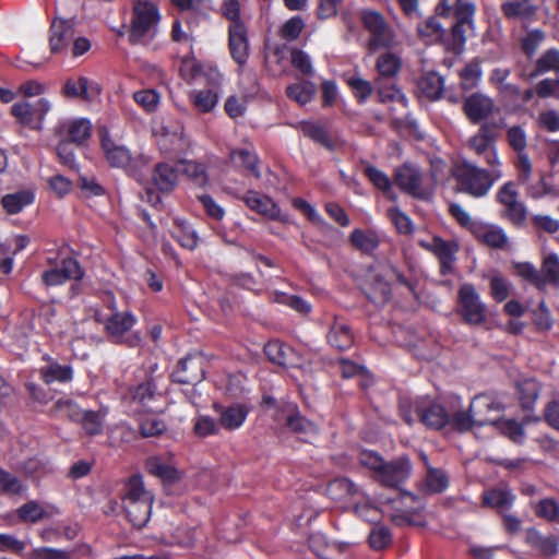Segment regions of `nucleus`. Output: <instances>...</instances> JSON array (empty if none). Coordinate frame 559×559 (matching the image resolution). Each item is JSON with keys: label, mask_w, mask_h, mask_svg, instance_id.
Wrapping results in <instances>:
<instances>
[{"label": "nucleus", "mask_w": 559, "mask_h": 559, "mask_svg": "<svg viewBox=\"0 0 559 559\" xmlns=\"http://www.w3.org/2000/svg\"><path fill=\"white\" fill-rule=\"evenodd\" d=\"M451 175L457 192L480 199L489 193L493 185L502 178L503 173L500 167L486 169L462 158L453 163Z\"/></svg>", "instance_id": "f257e3e1"}, {"label": "nucleus", "mask_w": 559, "mask_h": 559, "mask_svg": "<svg viewBox=\"0 0 559 559\" xmlns=\"http://www.w3.org/2000/svg\"><path fill=\"white\" fill-rule=\"evenodd\" d=\"M477 5L473 0H439L436 5L437 16L453 19L450 37L454 49L464 48L467 33L475 28Z\"/></svg>", "instance_id": "f03ea898"}, {"label": "nucleus", "mask_w": 559, "mask_h": 559, "mask_svg": "<svg viewBox=\"0 0 559 559\" xmlns=\"http://www.w3.org/2000/svg\"><path fill=\"white\" fill-rule=\"evenodd\" d=\"M160 19L157 4L148 0H134L128 26L129 44L132 46L144 45L153 39Z\"/></svg>", "instance_id": "7ed1b4c3"}, {"label": "nucleus", "mask_w": 559, "mask_h": 559, "mask_svg": "<svg viewBox=\"0 0 559 559\" xmlns=\"http://www.w3.org/2000/svg\"><path fill=\"white\" fill-rule=\"evenodd\" d=\"M401 59L392 52H385L378 57L377 72L374 80L377 96L379 103L397 102L407 105V98L401 88L394 84H386L385 80H391L397 75L401 70Z\"/></svg>", "instance_id": "20e7f679"}, {"label": "nucleus", "mask_w": 559, "mask_h": 559, "mask_svg": "<svg viewBox=\"0 0 559 559\" xmlns=\"http://www.w3.org/2000/svg\"><path fill=\"white\" fill-rule=\"evenodd\" d=\"M47 264L51 267L40 275L43 284L47 287L60 286L69 281L80 282L85 275L81 263L67 254L66 248H60L55 258L48 257Z\"/></svg>", "instance_id": "39448f33"}, {"label": "nucleus", "mask_w": 559, "mask_h": 559, "mask_svg": "<svg viewBox=\"0 0 559 559\" xmlns=\"http://www.w3.org/2000/svg\"><path fill=\"white\" fill-rule=\"evenodd\" d=\"M99 144L106 163L111 168L123 169L126 174L138 179L141 174L134 166L131 151L115 140L106 128L99 130Z\"/></svg>", "instance_id": "423d86ee"}, {"label": "nucleus", "mask_w": 559, "mask_h": 559, "mask_svg": "<svg viewBox=\"0 0 559 559\" xmlns=\"http://www.w3.org/2000/svg\"><path fill=\"white\" fill-rule=\"evenodd\" d=\"M488 411L502 412L499 403L488 401L487 399L476 397L469 406V411H456L452 416L450 415V423L452 430L457 432L469 431L474 426L483 427L493 423L491 417L483 416L481 408Z\"/></svg>", "instance_id": "0eeeda50"}, {"label": "nucleus", "mask_w": 559, "mask_h": 559, "mask_svg": "<svg viewBox=\"0 0 559 559\" xmlns=\"http://www.w3.org/2000/svg\"><path fill=\"white\" fill-rule=\"evenodd\" d=\"M518 182H504L496 193V201L502 206L500 216L515 227H523L527 219V207L519 200Z\"/></svg>", "instance_id": "6e6552de"}, {"label": "nucleus", "mask_w": 559, "mask_h": 559, "mask_svg": "<svg viewBox=\"0 0 559 559\" xmlns=\"http://www.w3.org/2000/svg\"><path fill=\"white\" fill-rule=\"evenodd\" d=\"M457 313L468 325H481L487 321V308L475 286L464 283L457 292Z\"/></svg>", "instance_id": "1a4fd4ad"}, {"label": "nucleus", "mask_w": 559, "mask_h": 559, "mask_svg": "<svg viewBox=\"0 0 559 559\" xmlns=\"http://www.w3.org/2000/svg\"><path fill=\"white\" fill-rule=\"evenodd\" d=\"M136 317L130 311L115 312L107 318L105 322V331L111 343L126 345L128 347H136L141 343L139 332L127 333L136 324Z\"/></svg>", "instance_id": "9d476101"}, {"label": "nucleus", "mask_w": 559, "mask_h": 559, "mask_svg": "<svg viewBox=\"0 0 559 559\" xmlns=\"http://www.w3.org/2000/svg\"><path fill=\"white\" fill-rule=\"evenodd\" d=\"M498 127L496 122H484L468 141L469 148L477 156H484L486 164L490 167L501 166L496 146L498 140L496 129Z\"/></svg>", "instance_id": "9b49d317"}, {"label": "nucleus", "mask_w": 559, "mask_h": 559, "mask_svg": "<svg viewBox=\"0 0 559 559\" xmlns=\"http://www.w3.org/2000/svg\"><path fill=\"white\" fill-rule=\"evenodd\" d=\"M506 140L512 151L516 153L514 166L518 170L519 185H526L532 176V163L526 153L527 134L522 126H511L506 132Z\"/></svg>", "instance_id": "f8f14e48"}, {"label": "nucleus", "mask_w": 559, "mask_h": 559, "mask_svg": "<svg viewBox=\"0 0 559 559\" xmlns=\"http://www.w3.org/2000/svg\"><path fill=\"white\" fill-rule=\"evenodd\" d=\"M419 247L432 253L439 262V273L442 276L454 273L460 246L455 240H445L440 236H433L430 241L420 240Z\"/></svg>", "instance_id": "ddd939ff"}, {"label": "nucleus", "mask_w": 559, "mask_h": 559, "mask_svg": "<svg viewBox=\"0 0 559 559\" xmlns=\"http://www.w3.org/2000/svg\"><path fill=\"white\" fill-rule=\"evenodd\" d=\"M51 104L47 98H39L35 104L28 102L14 103L10 109L16 122L35 131L43 129L46 115L50 111Z\"/></svg>", "instance_id": "4468645a"}, {"label": "nucleus", "mask_w": 559, "mask_h": 559, "mask_svg": "<svg viewBox=\"0 0 559 559\" xmlns=\"http://www.w3.org/2000/svg\"><path fill=\"white\" fill-rule=\"evenodd\" d=\"M359 20L364 28L370 33L368 47L374 51L379 48H388L392 44V36L384 16L371 9H362L359 12Z\"/></svg>", "instance_id": "2eb2a0df"}, {"label": "nucleus", "mask_w": 559, "mask_h": 559, "mask_svg": "<svg viewBox=\"0 0 559 559\" xmlns=\"http://www.w3.org/2000/svg\"><path fill=\"white\" fill-rule=\"evenodd\" d=\"M415 415L421 424L432 430H442L450 423V414L445 407L429 399L415 401Z\"/></svg>", "instance_id": "dca6fc26"}, {"label": "nucleus", "mask_w": 559, "mask_h": 559, "mask_svg": "<svg viewBox=\"0 0 559 559\" xmlns=\"http://www.w3.org/2000/svg\"><path fill=\"white\" fill-rule=\"evenodd\" d=\"M394 181L401 191L418 200H427L429 191L423 187V175L420 170L411 165L403 164L394 171Z\"/></svg>", "instance_id": "f3484780"}, {"label": "nucleus", "mask_w": 559, "mask_h": 559, "mask_svg": "<svg viewBox=\"0 0 559 559\" xmlns=\"http://www.w3.org/2000/svg\"><path fill=\"white\" fill-rule=\"evenodd\" d=\"M412 463L408 457L402 456L389 462H384L378 476L374 479L383 487L400 489L409 478Z\"/></svg>", "instance_id": "a211bd4d"}, {"label": "nucleus", "mask_w": 559, "mask_h": 559, "mask_svg": "<svg viewBox=\"0 0 559 559\" xmlns=\"http://www.w3.org/2000/svg\"><path fill=\"white\" fill-rule=\"evenodd\" d=\"M462 110L471 123L479 124L488 122L487 119L493 115L496 105L491 97L475 92L464 98Z\"/></svg>", "instance_id": "6ab92c4d"}, {"label": "nucleus", "mask_w": 559, "mask_h": 559, "mask_svg": "<svg viewBox=\"0 0 559 559\" xmlns=\"http://www.w3.org/2000/svg\"><path fill=\"white\" fill-rule=\"evenodd\" d=\"M205 378L203 360L200 356L188 354L180 359L171 373V380L179 384H197Z\"/></svg>", "instance_id": "aec40b11"}, {"label": "nucleus", "mask_w": 559, "mask_h": 559, "mask_svg": "<svg viewBox=\"0 0 559 559\" xmlns=\"http://www.w3.org/2000/svg\"><path fill=\"white\" fill-rule=\"evenodd\" d=\"M228 50L231 59L242 68L249 59L250 46L246 24H229Z\"/></svg>", "instance_id": "412c9836"}, {"label": "nucleus", "mask_w": 559, "mask_h": 559, "mask_svg": "<svg viewBox=\"0 0 559 559\" xmlns=\"http://www.w3.org/2000/svg\"><path fill=\"white\" fill-rule=\"evenodd\" d=\"M213 409L218 416V424L227 431L239 429L246 421L251 408L243 403H233L230 405L213 404Z\"/></svg>", "instance_id": "4be33fe9"}, {"label": "nucleus", "mask_w": 559, "mask_h": 559, "mask_svg": "<svg viewBox=\"0 0 559 559\" xmlns=\"http://www.w3.org/2000/svg\"><path fill=\"white\" fill-rule=\"evenodd\" d=\"M251 211L272 219L284 221L282 210L276 202L270 197L262 194L254 190H248L242 195L238 197Z\"/></svg>", "instance_id": "5701e85b"}, {"label": "nucleus", "mask_w": 559, "mask_h": 559, "mask_svg": "<svg viewBox=\"0 0 559 559\" xmlns=\"http://www.w3.org/2000/svg\"><path fill=\"white\" fill-rule=\"evenodd\" d=\"M326 341L334 349L345 352L354 345L355 336L344 319L334 317L326 333Z\"/></svg>", "instance_id": "b1692460"}, {"label": "nucleus", "mask_w": 559, "mask_h": 559, "mask_svg": "<svg viewBox=\"0 0 559 559\" xmlns=\"http://www.w3.org/2000/svg\"><path fill=\"white\" fill-rule=\"evenodd\" d=\"M282 420L287 429L294 433H309L316 431V425L301 415L296 403H283L280 405Z\"/></svg>", "instance_id": "393cba45"}, {"label": "nucleus", "mask_w": 559, "mask_h": 559, "mask_svg": "<svg viewBox=\"0 0 559 559\" xmlns=\"http://www.w3.org/2000/svg\"><path fill=\"white\" fill-rule=\"evenodd\" d=\"M49 33V48L53 55L66 51L74 37L72 24L64 19H55L50 25Z\"/></svg>", "instance_id": "a878e982"}, {"label": "nucleus", "mask_w": 559, "mask_h": 559, "mask_svg": "<svg viewBox=\"0 0 559 559\" xmlns=\"http://www.w3.org/2000/svg\"><path fill=\"white\" fill-rule=\"evenodd\" d=\"M43 359L48 362L39 368V376L45 384L69 383L73 380L74 371L71 365H60L49 355H45Z\"/></svg>", "instance_id": "bb28decb"}, {"label": "nucleus", "mask_w": 559, "mask_h": 559, "mask_svg": "<svg viewBox=\"0 0 559 559\" xmlns=\"http://www.w3.org/2000/svg\"><path fill=\"white\" fill-rule=\"evenodd\" d=\"M179 169L166 162L157 163L152 171V182L162 193H170L178 185Z\"/></svg>", "instance_id": "cd10ccee"}, {"label": "nucleus", "mask_w": 559, "mask_h": 559, "mask_svg": "<svg viewBox=\"0 0 559 559\" xmlns=\"http://www.w3.org/2000/svg\"><path fill=\"white\" fill-rule=\"evenodd\" d=\"M417 34L420 38L426 40H441L447 43L448 47L455 51L461 52L464 48L454 49L452 47L450 29H445L437 16H429L425 21L418 23L417 25Z\"/></svg>", "instance_id": "c85d7f7f"}, {"label": "nucleus", "mask_w": 559, "mask_h": 559, "mask_svg": "<svg viewBox=\"0 0 559 559\" xmlns=\"http://www.w3.org/2000/svg\"><path fill=\"white\" fill-rule=\"evenodd\" d=\"M525 540L544 557H554L559 552V537L556 535L545 536L536 528H528Z\"/></svg>", "instance_id": "c756f323"}, {"label": "nucleus", "mask_w": 559, "mask_h": 559, "mask_svg": "<svg viewBox=\"0 0 559 559\" xmlns=\"http://www.w3.org/2000/svg\"><path fill=\"white\" fill-rule=\"evenodd\" d=\"M306 138L310 139L314 143H318L329 151L335 150V143L331 139L329 131L325 126L319 121L301 120L296 126Z\"/></svg>", "instance_id": "7c9ffc66"}, {"label": "nucleus", "mask_w": 559, "mask_h": 559, "mask_svg": "<svg viewBox=\"0 0 559 559\" xmlns=\"http://www.w3.org/2000/svg\"><path fill=\"white\" fill-rule=\"evenodd\" d=\"M501 13L509 20H533L537 13V7L531 0H508L500 5Z\"/></svg>", "instance_id": "2f4dec72"}, {"label": "nucleus", "mask_w": 559, "mask_h": 559, "mask_svg": "<svg viewBox=\"0 0 559 559\" xmlns=\"http://www.w3.org/2000/svg\"><path fill=\"white\" fill-rule=\"evenodd\" d=\"M152 503L153 498L123 503L126 516L134 527L142 528L148 522L152 513Z\"/></svg>", "instance_id": "473e14b6"}, {"label": "nucleus", "mask_w": 559, "mask_h": 559, "mask_svg": "<svg viewBox=\"0 0 559 559\" xmlns=\"http://www.w3.org/2000/svg\"><path fill=\"white\" fill-rule=\"evenodd\" d=\"M554 71L559 76V50L550 48L544 51L540 57L535 61L531 71H523V75L533 80L544 73Z\"/></svg>", "instance_id": "72a5a7b5"}, {"label": "nucleus", "mask_w": 559, "mask_h": 559, "mask_svg": "<svg viewBox=\"0 0 559 559\" xmlns=\"http://www.w3.org/2000/svg\"><path fill=\"white\" fill-rule=\"evenodd\" d=\"M418 88L428 100H439L444 93V79L435 71L427 72L419 80Z\"/></svg>", "instance_id": "f704fd0d"}, {"label": "nucleus", "mask_w": 559, "mask_h": 559, "mask_svg": "<svg viewBox=\"0 0 559 559\" xmlns=\"http://www.w3.org/2000/svg\"><path fill=\"white\" fill-rule=\"evenodd\" d=\"M359 493V488L347 477H337L326 485V495L334 501H347Z\"/></svg>", "instance_id": "c9c22d12"}, {"label": "nucleus", "mask_w": 559, "mask_h": 559, "mask_svg": "<svg viewBox=\"0 0 559 559\" xmlns=\"http://www.w3.org/2000/svg\"><path fill=\"white\" fill-rule=\"evenodd\" d=\"M170 235L180 247L187 250H194L199 243V237L195 230L187 222L175 218Z\"/></svg>", "instance_id": "e433bc0d"}, {"label": "nucleus", "mask_w": 559, "mask_h": 559, "mask_svg": "<svg viewBox=\"0 0 559 559\" xmlns=\"http://www.w3.org/2000/svg\"><path fill=\"white\" fill-rule=\"evenodd\" d=\"M539 271L540 290L547 286L559 289V257L556 253H549L543 260Z\"/></svg>", "instance_id": "4c0bfd02"}, {"label": "nucleus", "mask_w": 559, "mask_h": 559, "mask_svg": "<svg viewBox=\"0 0 559 559\" xmlns=\"http://www.w3.org/2000/svg\"><path fill=\"white\" fill-rule=\"evenodd\" d=\"M64 129L67 135L63 140L76 146L84 145L92 135V123L86 118L71 120L64 124Z\"/></svg>", "instance_id": "58836bf2"}, {"label": "nucleus", "mask_w": 559, "mask_h": 559, "mask_svg": "<svg viewBox=\"0 0 559 559\" xmlns=\"http://www.w3.org/2000/svg\"><path fill=\"white\" fill-rule=\"evenodd\" d=\"M183 175L197 187L205 188L210 183L207 166L203 162L181 159Z\"/></svg>", "instance_id": "ea45409f"}, {"label": "nucleus", "mask_w": 559, "mask_h": 559, "mask_svg": "<svg viewBox=\"0 0 559 559\" xmlns=\"http://www.w3.org/2000/svg\"><path fill=\"white\" fill-rule=\"evenodd\" d=\"M34 201L35 194L32 191L21 190L3 195L1 205L8 214L13 215L22 212L24 207L33 204Z\"/></svg>", "instance_id": "a19ab883"}, {"label": "nucleus", "mask_w": 559, "mask_h": 559, "mask_svg": "<svg viewBox=\"0 0 559 559\" xmlns=\"http://www.w3.org/2000/svg\"><path fill=\"white\" fill-rule=\"evenodd\" d=\"M367 298L376 305H384L392 297L391 285L381 275H374L365 289Z\"/></svg>", "instance_id": "79ce46f5"}, {"label": "nucleus", "mask_w": 559, "mask_h": 559, "mask_svg": "<svg viewBox=\"0 0 559 559\" xmlns=\"http://www.w3.org/2000/svg\"><path fill=\"white\" fill-rule=\"evenodd\" d=\"M230 160L236 167L250 171L257 179L261 177L258 155L247 148H234L229 153Z\"/></svg>", "instance_id": "37998d69"}, {"label": "nucleus", "mask_w": 559, "mask_h": 559, "mask_svg": "<svg viewBox=\"0 0 559 559\" xmlns=\"http://www.w3.org/2000/svg\"><path fill=\"white\" fill-rule=\"evenodd\" d=\"M145 468L148 474L164 483H174L179 479L178 471L157 456L148 457L145 462Z\"/></svg>", "instance_id": "c03bdc74"}, {"label": "nucleus", "mask_w": 559, "mask_h": 559, "mask_svg": "<svg viewBox=\"0 0 559 559\" xmlns=\"http://www.w3.org/2000/svg\"><path fill=\"white\" fill-rule=\"evenodd\" d=\"M545 40L546 33L543 29H528L519 40L520 49L527 60H533L537 50Z\"/></svg>", "instance_id": "a18cd8bd"}, {"label": "nucleus", "mask_w": 559, "mask_h": 559, "mask_svg": "<svg viewBox=\"0 0 559 559\" xmlns=\"http://www.w3.org/2000/svg\"><path fill=\"white\" fill-rule=\"evenodd\" d=\"M128 393L131 400L141 405H145L147 402L153 401L157 393V385L155 378L150 376L144 381L136 385H131L128 389Z\"/></svg>", "instance_id": "49530a36"}, {"label": "nucleus", "mask_w": 559, "mask_h": 559, "mask_svg": "<svg viewBox=\"0 0 559 559\" xmlns=\"http://www.w3.org/2000/svg\"><path fill=\"white\" fill-rule=\"evenodd\" d=\"M515 496L509 490L493 488L485 491L483 495V503L485 507L497 509L499 512L512 507Z\"/></svg>", "instance_id": "de8ad7c7"}, {"label": "nucleus", "mask_w": 559, "mask_h": 559, "mask_svg": "<svg viewBox=\"0 0 559 559\" xmlns=\"http://www.w3.org/2000/svg\"><path fill=\"white\" fill-rule=\"evenodd\" d=\"M364 175L378 190L382 191L390 201H396L397 197L392 190V181L384 171L378 169L376 166L368 165L364 169Z\"/></svg>", "instance_id": "09e8293b"}, {"label": "nucleus", "mask_w": 559, "mask_h": 559, "mask_svg": "<svg viewBox=\"0 0 559 559\" xmlns=\"http://www.w3.org/2000/svg\"><path fill=\"white\" fill-rule=\"evenodd\" d=\"M492 425L499 429V431L508 437L512 442L516 444H522L525 440V430L522 424H520L515 419H503V418H492Z\"/></svg>", "instance_id": "8fccbe9b"}, {"label": "nucleus", "mask_w": 559, "mask_h": 559, "mask_svg": "<svg viewBox=\"0 0 559 559\" xmlns=\"http://www.w3.org/2000/svg\"><path fill=\"white\" fill-rule=\"evenodd\" d=\"M349 240L353 247L365 253H371L380 245V239L374 231L359 228H355L350 233Z\"/></svg>", "instance_id": "3c124183"}, {"label": "nucleus", "mask_w": 559, "mask_h": 559, "mask_svg": "<svg viewBox=\"0 0 559 559\" xmlns=\"http://www.w3.org/2000/svg\"><path fill=\"white\" fill-rule=\"evenodd\" d=\"M475 236L486 246L502 249L508 242V236L501 227L488 226L481 230H474Z\"/></svg>", "instance_id": "603ef678"}, {"label": "nucleus", "mask_w": 559, "mask_h": 559, "mask_svg": "<svg viewBox=\"0 0 559 559\" xmlns=\"http://www.w3.org/2000/svg\"><path fill=\"white\" fill-rule=\"evenodd\" d=\"M344 81L359 104H365L376 88V85L373 86L369 81L359 75H344Z\"/></svg>", "instance_id": "864d4df0"}, {"label": "nucleus", "mask_w": 559, "mask_h": 559, "mask_svg": "<svg viewBox=\"0 0 559 559\" xmlns=\"http://www.w3.org/2000/svg\"><path fill=\"white\" fill-rule=\"evenodd\" d=\"M314 94L316 85L309 81L294 83L286 87V96L301 106L308 104Z\"/></svg>", "instance_id": "5fc2aeb1"}, {"label": "nucleus", "mask_w": 559, "mask_h": 559, "mask_svg": "<svg viewBox=\"0 0 559 559\" xmlns=\"http://www.w3.org/2000/svg\"><path fill=\"white\" fill-rule=\"evenodd\" d=\"M144 498H153V496L144 488L142 476L140 474H134L126 484L122 502L140 501V499L142 500Z\"/></svg>", "instance_id": "6e6d98bb"}, {"label": "nucleus", "mask_w": 559, "mask_h": 559, "mask_svg": "<svg viewBox=\"0 0 559 559\" xmlns=\"http://www.w3.org/2000/svg\"><path fill=\"white\" fill-rule=\"evenodd\" d=\"M90 80L85 76H80L78 80L68 79L61 90V94L66 98H83L90 100L88 96Z\"/></svg>", "instance_id": "4d7b16f0"}, {"label": "nucleus", "mask_w": 559, "mask_h": 559, "mask_svg": "<svg viewBox=\"0 0 559 559\" xmlns=\"http://www.w3.org/2000/svg\"><path fill=\"white\" fill-rule=\"evenodd\" d=\"M290 350V347L278 340L269 341L264 345V354L267 359L271 362L283 367L287 365V356Z\"/></svg>", "instance_id": "13d9d810"}, {"label": "nucleus", "mask_w": 559, "mask_h": 559, "mask_svg": "<svg viewBox=\"0 0 559 559\" xmlns=\"http://www.w3.org/2000/svg\"><path fill=\"white\" fill-rule=\"evenodd\" d=\"M85 411L71 400L60 399L53 405L56 414L76 424H80Z\"/></svg>", "instance_id": "bf43d9fd"}, {"label": "nucleus", "mask_w": 559, "mask_h": 559, "mask_svg": "<svg viewBox=\"0 0 559 559\" xmlns=\"http://www.w3.org/2000/svg\"><path fill=\"white\" fill-rule=\"evenodd\" d=\"M190 96L192 104L201 112L212 111L218 102L217 93L211 88L194 91Z\"/></svg>", "instance_id": "052dcab7"}, {"label": "nucleus", "mask_w": 559, "mask_h": 559, "mask_svg": "<svg viewBox=\"0 0 559 559\" xmlns=\"http://www.w3.org/2000/svg\"><path fill=\"white\" fill-rule=\"evenodd\" d=\"M520 402L523 409H532L539 395L536 380H525L519 384Z\"/></svg>", "instance_id": "680f3d73"}, {"label": "nucleus", "mask_w": 559, "mask_h": 559, "mask_svg": "<svg viewBox=\"0 0 559 559\" xmlns=\"http://www.w3.org/2000/svg\"><path fill=\"white\" fill-rule=\"evenodd\" d=\"M79 425L87 436H98L103 433L104 418L97 411H85Z\"/></svg>", "instance_id": "e2e57ef3"}, {"label": "nucleus", "mask_w": 559, "mask_h": 559, "mask_svg": "<svg viewBox=\"0 0 559 559\" xmlns=\"http://www.w3.org/2000/svg\"><path fill=\"white\" fill-rule=\"evenodd\" d=\"M426 487L430 493H441L449 486V478L447 474L435 467H429L426 475Z\"/></svg>", "instance_id": "0e129e2a"}, {"label": "nucleus", "mask_w": 559, "mask_h": 559, "mask_svg": "<svg viewBox=\"0 0 559 559\" xmlns=\"http://www.w3.org/2000/svg\"><path fill=\"white\" fill-rule=\"evenodd\" d=\"M460 78L462 90L469 91L476 87L481 78V68L479 62L472 61L467 63L460 72Z\"/></svg>", "instance_id": "69168bd1"}, {"label": "nucleus", "mask_w": 559, "mask_h": 559, "mask_svg": "<svg viewBox=\"0 0 559 559\" xmlns=\"http://www.w3.org/2000/svg\"><path fill=\"white\" fill-rule=\"evenodd\" d=\"M535 514L551 523H559V504L552 498H545L537 502Z\"/></svg>", "instance_id": "338daca9"}, {"label": "nucleus", "mask_w": 559, "mask_h": 559, "mask_svg": "<svg viewBox=\"0 0 559 559\" xmlns=\"http://www.w3.org/2000/svg\"><path fill=\"white\" fill-rule=\"evenodd\" d=\"M17 516L25 523H37L46 515L44 508L36 501H27L17 511Z\"/></svg>", "instance_id": "774afa93"}]
</instances>
